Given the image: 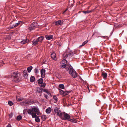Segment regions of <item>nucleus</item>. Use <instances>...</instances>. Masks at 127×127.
I'll return each instance as SVG.
<instances>
[{"instance_id": "f257e3e1", "label": "nucleus", "mask_w": 127, "mask_h": 127, "mask_svg": "<svg viewBox=\"0 0 127 127\" xmlns=\"http://www.w3.org/2000/svg\"><path fill=\"white\" fill-rule=\"evenodd\" d=\"M67 62L65 59L62 60L61 62V66L62 68H65L66 70L71 75L75 78L77 77V74L75 71L73 69L72 67L70 65L67 64Z\"/></svg>"}, {"instance_id": "f03ea898", "label": "nucleus", "mask_w": 127, "mask_h": 127, "mask_svg": "<svg viewBox=\"0 0 127 127\" xmlns=\"http://www.w3.org/2000/svg\"><path fill=\"white\" fill-rule=\"evenodd\" d=\"M27 112L29 114L31 115L32 118H35V121L36 122H40V120L39 117H37L36 114L38 115L40 113L39 109L37 106H33L32 108L29 109L27 111Z\"/></svg>"}, {"instance_id": "7ed1b4c3", "label": "nucleus", "mask_w": 127, "mask_h": 127, "mask_svg": "<svg viewBox=\"0 0 127 127\" xmlns=\"http://www.w3.org/2000/svg\"><path fill=\"white\" fill-rule=\"evenodd\" d=\"M60 117L64 120H67L70 119V116L68 114L65 112H63L61 117Z\"/></svg>"}, {"instance_id": "20e7f679", "label": "nucleus", "mask_w": 127, "mask_h": 127, "mask_svg": "<svg viewBox=\"0 0 127 127\" xmlns=\"http://www.w3.org/2000/svg\"><path fill=\"white\" fill-rule=\"evenodd\" d=\"M59 108L56 107H55L54 110V112L57 115L60 117H61L62 112L60 110H59Z\"/></svg>"}, {"instance_id": "39448f33", "label": "nucleus", "mask_w": 127, "mask_h": 127, "mask_svg": "<svg viewBox=\"0 0 127 127\" xmlns=\"http://www.w3.org/2000/svg\"><path fill=\"white\" fill-rule=\"evenodd\" d=\"M37 24L36 22H33L30 26L29 29L30 31L32 30L33 29L36 27Z\"/></svg>"}, {"instance_id": "423d86ee", "label": "nucleus", "mask_w": 127, "mask_h": 127, "mask_svg": "<svg viewBox=\"0 0 127 127\" xmlns=\"http://www.w3.org/2000/svg\"><path fill=\"white\" fill-rule=\"evenodd\" d=\"M18 77V73L17 72L13 73L11 76L12 78L13 79V82H15V80H16Z\"/></svg>"}, {"instance_id": "0eeeda50", "label": "nucleus", "mask_w": 127, "mask_h": 127, "mask_svg": "<svg viewBox=\"0 0 127 127\" xmlns=\"http://www.w3.org/2000/svg\"><path fill=\"white\" fill-rule=\"evenodd\" d=\"M71 52V51L68 48L67 49L66 52L64 53V54L63 56L64 58H66L69 55H68L69 54H70Z\"/></svg>"}, {"instance_id": "6e6552de", "label": "nucleus", "mask_w": 127, "mask_h": 127, "mask_svg": "<svg viewBox=\"0 0 127 127\" xmlns=\"http://www.w3.org/2000/svg\"><path fill=\"white\" fill-rule=\"evenodd\" d=\"M22 23L21 21H18L17 23L13 24L12 26H10V28L11 29L15 28L19 25Z\"/></svg>"}, {"instance_id": "1a4fd4ad", "label": "nucleus", "mask_w": 127, "mask_h": 127, "mask_svg": "<svg viewBox=\"0 0 127 127\" xmlns=\"http://www.w3.org/2000/svg\"><path fill=\"white\" fill-rule=\"evenodd\" d=\"M46 71L44 69H42L41 71V76L42 78H44L45 75Z\"/></svg>"}, {"instance_id": "9d476101", "label": "nucleus", "mask_w": 127, "mask_h": 127, "mask_svg": "<svg viewBox=\"0 0 127 127\" xmlns=\"http://www.w3.org/2000/svg\"><path fill=\"white\" fill-rule=\"evenodd\" d=\"M38 41L37 39H34L32 41V44L33 46H36L38 44Z\"/></svg>"}, {"instance_id": "9b49d317", "label": "nucleus", "mask_w": 127, "mask_h": 127, "mask_svg": "<svg viewBox=\"0 0 127 127\" xmlns=\"http://www.w3.org/2000/svg\"><path fill=\"white\" fill-rule=\"evenodd\" d=\"M63 23V21H62L61 20H59L55 22L54 24L58 26L59 25H61Z\"/></svg>"}, {"instance_id": "f8f14e48", "label": "nucleus", "mask_w": 127, "mask_h": 127, "mask_svg": "<svg viewBox=\"0 0 127 127\" xmlns=\"http://www.w3.org/2000/svg\"><path fill=\"white\" fill-rule=\"evenodd\" d=\"M45 37L47 40H49L52 39L53 38V36L52 35H46Z\"/></svg>"}, {"instance_id": "ddd939ff", "label": "nucleus", "mask_w": 127, "mask_h": 127, "mask_svg": "<svg viewBox=\"0 0 127 127\" xmlns=\"http://www.w3.org/2000/svg\"><path fill=\"white\" fill-rule=\"evenodd\" d=\"M51 57L53 59L55 60H56V54L55 53H53L51 54Z\"/></svg>"}, {"instance_id": "4468645a", "label": "nucleus", "mask_w": 127, "mask_h": 127, "mask_svg": "<svg viewBox=\"0 0 127 127\" xmlns=\"http://www.w3.org/2000/svg\"><path fill=\"white\" fill-rule=\"evenodd\" d=\"M28 41V39L26 38L24 39H23L20 42V43L21 44H25L27 43Z\"/></svg>"}, {"instance_id": "2eb2a0df", "label": "nucleus", "mask_w": 127, "mask_h": 127, "mask_svg": "<svg viewBox=\"0 0 127 127\" xmlns=\"http://www.w3.org/2000/svg\"><path fill=\"white\" fill-rule=\"evenodd\" d=\"M102 75L104 79H105L107 77V74L106 73L103 72L102 73Z\"/></svg>"}, {"instance_id": "dca6fc26", "label": "nucleus", "mask_w": 127, "mask_h": 127, "mask_svg": "<svg viewBox=\"0 0 127 127\" xmlns=\"http://www.w3.org/2000/svg\"><path fill=\"white\" fill-rule=\"evenodd\" d=\"M44 38L42 36H41L37 38V40L38 42H41L43 40Z\"/></svg>"}, {"instance_id": "f3484780", "label": "nucleus", "mask_w": 127, "mask_h": 127, "mask_svg": "<svg viewBox=\"0 0 127 127\" xmlns=\"http://www.w3.org/2000/svg\"><path fill=\"white\" fill-rule=\"evenodd\" d=\"M43 89L40 88H37V92L38 93H42V92Z\"/></svg>"}, {"instance_id": "a211bd4d", "label": "nucleus", "mask_w": 127, "mask_h": 127, "mask_svg": "<svg viewBox=\"0 0 127 127\" xmlns=\"http://www.w3.org/2000/svg\"><path fill=\"white\" fill-rule=\"evenodd\" d=\"M51 111V109L50 107H48L46 110L45 111L47 114L50 113Z\"/></svg>"}, {"instance_id": "6ab92c4d", "label": "nucleus", "mask_w": 127, "mask_h": 127, "mask_svg": "<svg viewBox=\"0 0 127 127\" xmlns=\"http://www.w3.org/2000/svg\"><path fill=\"white\" fill-rule=\"evenodd\" d=\"M76 51H74L73 52H71L70 54H69L68 55H69L68 56L69 57H72L73 56L74 54H76Z\"/></svg>"}, {"instance_id": "aec40b11", "label": "nucleus", "mask_w": 127, "mask_h": 127, "mask_svg": "<svg viewBox=\"0 0 127 127\" xmlns=\"http://www.w3.org/2000/svg\"><path fill=\"white\" fill-rule=\"evenodd\" d=\"M35 80V78L33 76H31L30 77V81L31 82H33Z\"/></svg>"}, {"instance_id": "412c9836", "label": "nucleus", "mask_w": 127, "mask_h": 127, "mask_svg": "<svg viewBox=\"0 0 127 127\" xmlns=\"http://www.w3.org/2000/svg\"><path fill=\"white\" fill-rule=\"evenodd\" d=\"M32 69V66H31L30 67H28L27 68V69L28 72L29 73H30V72L31 71V70Z\"/></svg>"}, {"instance_id": "4be33fe9", "label": "nucleus", "mask_w": 127, "mask_h": 127, "mask_svg": "<svg viewBox=\"0 0 127 127\" xmlns=\"http://www.w3.org/2000/svg\"><path fill=\"white\" fill-rule=\"evenodd\" d=\"M41 118L43 121H44L46 119L47 117L46 115H43L42 116Z\"/></svg>"}, {"instance_id": "5701e85b", "label": "nucleus", "mask_w": 127, "mask_h": 127, "mask_svg": "<svg viewBox=\"0 0 127 127\" xmlns=\"http://www.w3.org/2000/svg\"><path fill=\"white\" fill-rule=\"evenodd\" d=\"M46 85V84L45 83L43 82L41 84H40L39 86L41 87H44Z\"/></svg>"}, {"instance_id": "b1692460", "label": "nucleus", "mask_w": 127, "mask_h": 127, "mask_svg": "<svg viewBox=\"0 0 127 127\" xmlns=\"http://www.w3.org/2000/svg\"><path fill=\"white\" fill-rule=\"evenodd\" d=\"M43 79L42 78H40L39 79L38 81V83H39L40 84H41L43 83Z\"/></svg>"}, {"instance_id": "393cba45", "label": "nucleus", "mask_w": 127, "mask_h": 127, "mask_svg": "<svg viewBox=\"0 0 127 127\" xmlns=\"http://www.w3.org/2000/svg\"><path fill=\"white\" fill-rule=\"evenodd\" d=\"M22 118V116L21 115L18 116L17 117V120L19 121L21 120Z\"/></svg>"}, {"instance_id": "a878e982", "label": "nucleus", "mask_w": 127, "mask_h": 127, "mask_svg": "<svg viewBox=\"0 0 127 127\" xmlns=\"http://www.w3.org/2000/svg\"><path fill=\"white\" fill-rule=\"evenodd\" d=\"M59 91L60 92V94L61 95H64V91H63L61 89H59Z\"/></svg>"}, {"instance_id": "bb28decb", "label": "nucleus", "mask_w": 127, "mask_h": 127, "mask_svg": "<svg viewBox=\"0 0 127 127\" xmlns=\"http://www.w3.org/2000/svg\"><path fill=\"white\" fill-rule=\"evenodd\" d=\"M59 87L62 89H64V84H60L59 85Z\"/></svg>"}, {"instance_id": "cd10ccee", "label": "nucleus", "mask_w": 127, "mask_h": 127, "mask_svg": "<svg viewBox=\"0 0 127 127\" xmlns=\"http://www.w3.org/2000/svg\"><path fill=\"white\" fill-rule=\"evenodd\" d=\"M69 93V92L67 91H66L64 92V96L66 95H68Z\"/></svg>"}, {"instance_id": "c85d7f7f", "label": "nucleus", "mask_w": 127, "mask_h": 127, "mask_svg": "<svg viewBox=\"0 0 127 127\" xmlns=\"http://www.w3.org/2000/svg\"><path fill=\"white\" fill-rule=\"evenodd\" d=\"M8 103L9 105L10 106L14 104L12 101H8Z\"/></svg>"}, {"instance_id": "c756f323", "label": "nucleus", "mask_w": 127, "mask_h": 127, "mask_svg": "<svg viewBox=\"0 0 127 127\" xmlns=\"http://www.w3.org/2000/svg\"><path fill=\"white\" fill-rule=\"evenodd\" d=\"M92 11H83V12L85 14H86L87 13H89L91 12Z\"/></svg>"}, {"instance_id": "7c9ffc66", "label": "nucleus", "mask_w": 127, "mask_h": 127, "mask_svg": "<svg viewBox=\"0 0 127 127\" xmlns=\"http://www.w3.org/2000/svg\"><path fill=\"white\" fill-rule=\"evenodd\" d=\"M87 42V41H85L82 44L80 45V47H82L83 46H84L86 44Z\"/></svg>"}, {"instance_id": "2f4dec72", "label": "nucleus", "mask_w": 127, "mask_h": 127, "mask_svg": "<svg viewBox=\"0 0 127 127\" xmlns=\"http://www.w3.org/2000/svg\"><path fill=\"white\" fill-rule=\"evenodd\" d=\"M28 76V75L27 74V73L26 74H25L23 75V77L25 78H27Z\"/></svg>"}, {"instance_id": "473e14b6", "label": "nucleus", "mask_w": 127, "mask_h": 127, "mask_svg": "<svg viewBox=\"0 0 127 127\" xmlns=\"http://www.w3.org/2000/svg\"><path fill=\"white\" fill-rule=\"evenodd\" d=\"M34 72L35 73L37 74L38 73V69L36 68H35L34 69Z\"/></svg>"}, {"instance_id": "72a5a7b5", "label": "nucleus", "mask_w": 127, "mask_h": 127, "mask_svg": "<svg viewBox=\"0 0 127 127\" xmlns=\"http://www.w3.org/2000/svg\"><path fill=\"white\" fill-rule=\"evenodd\" d=\"M24 104H31L28 101H26L25 102H24Z\"/></svg>"}, {"instance_id": "f704fd0d", "label": "nucleus", "mask_w": 127, "mask_h": 127, "mask_svg": "<svg viewBox=\"0 0 127 127\" xmlns=\"http://www.w3.org/2000/svg\"><path fill=\"white\" fill-rule=\"evenodd\" d=\"M53 98L56 101H57V97L55 96H53Z\"/></svg>"}, {"instance_id": "c9c22d12", "label": "nucleus", "mask_w": 127, "mask_h": 127, "mask_svg": "<svg viewBox=\"0 0 127 127\" xmlns=\"http://www.w3.org/2000/svg\"><path fill=\"white\" fill-rule=\"evenodd\" d=\"M27 73V71L26 70H24L23 71V75L25 74H26Z\"/></svg>"}, {"instance_id": "e433bc0d", "label": "nucleus", "mask_w": 127, "mask_h": 127, "mask_svg": "<svg viewBox=\"0 0 127 127\" xmlns=\"http://www.w3.org/2000/svg\"><path fill=\"white\" fill-rule=\"evenodd\" d=\"M44 91L46 92V93H47L49 95L50 94L49 92L47 90H44Z\"/></svg>"}, {"instance_id": "4c0bfd02", "label": "nucleus", "mask_w": 127, "mask_h": 127, "mask_svg": "<svg viewBox=\"0 0 127 127\" xmlns=\"http://www.w3.org/2000/svg\"><path fill=\"white\" fill-rule=\"evenodd\" d=\"M44 96L47 99L48 98V95L46 94H44Z\"/></svg>"}, {"instance_id": "58836bf2", "label": "nucleus", "mask_w": 127, "mask_h": 127, "mask_svg": "<svg viewBox=\"0 0 127 127\" xmlns=\"http://www.w3.org/2000/svg\"><path fill=\"white\" fill-rule=\"evenodd\" d=\"M7 126V127H12L11 126L10 124H8Z\"/></svg>"}, {"instance_id": "ea45409f", "label": "nucleus", "mask_w": 127, "mask_h": 127, "mask_svg": "<svg viewBox=\"0 0 127 127\" xmlns=\"http://www.w3.org/2000/svg\"><path fill=\"white\" fill-rule=\"evenodd\" d=\"M0 63H3V64H4V63L3 62L1 61H0Z\"/></svg>"}, {"instance_id": "a19ab883", "label": "nucleus", "mask_w": 127, "mask_h": 127, "mask_svg": "<svg viewBox=\"0 0 127 127\" xmlns=\"http://www.w3.org/2000/svg\"><path fill=\"white\" fill-rule=\"evenodd\" d=\"M18 100L19 101H21L22 100V99H21L19 98H18Z\"/></svg>"}, {"instance_id": "79ce46f5", "label": "nucleus", "mask_w": 127, "mask_h": 127, "mask_svg": "<svg viewBox=\"0 0 127 127\" xmlns=\"http://www.w3.org/2000/svg\"><path fill=\"white\" fill-rule=\"evenodd\" d=\"M69 121H71V122H73V119H70V120H69Z\"/></svg>"}, {"instance_id": "37998d69", "label": "nucleus", "mask_w": 127, "mask_h": 127, "mask_svg": "<svg viewBox=\"0 0 127 127\" xmlns=\"http://www.w3.org/2000/svg\"><path fill=\"white\" fill-rule=\"evenodd\" d=\"M5 77H6L5 78H9L10 77V76H5Z\"/></svg>"}, {"instance_id": "c03bdc74", "label": "nucleus", "mask_w": 127, "mask_h": 127, "mask_svg": "<svg viewBox=\"0 0 127 127\" xmlns=\"http://www.w3.org/2000/svg\"><path fill=\"white\" fill-rule=\"evenodd\" d=\"M95 32H94L93 34V35H94L95 34Z\"/></svg>"}, {"instance_id": "a18cd8bd", "label": "nucleus", "mask_w": 127, "mask_h": 127, "mask_svg": "<svg viewBox=\"0 0 127 127\" xmlns=\"http://www.w3.org/2000/svg\"><path fill=\"white\" fill-rule=\"evenodd\" d=\"M93 35H93V34L92 35V37Z\"/></svg>"}, {"instance_id": "49530a36", "label": "nucleus", "mask_w": 127, "mask_h": 127, "mask_svg": "<svg viewBox=\"0 0 127 127\" xmlns=\"http://www.w3.org/2000/svg\"><path fill=\"white\" fill-rule=\"evenodd\" d=\"M40 96H41V95H40Z\"/></svg>"}]
</instances>
